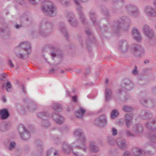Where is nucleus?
<instances>
[{"label":"nucleus","mask_w":156,"mask_h":156,"mask_svg":"<svg viewBox=\"0 0 156 156\" xmlns=\"http://www.w3.org/2000/svg\"><path fill=\"white\" fill-rule=\"evenodd\" d=\"M89 148L91 151L94 152H98L99 150L98 147L97 145L96 142L94 141L90 142Z\"/></svg>","instance_id":"b1692460"},{"label":"nucleus","mask_w":156,"mask_h":156,"mask_svg":"<svg viewBox=\"0 0 156 156\" xmlns=\"http://www.w3.org/2000/svg\"><path fill=\"white\" fill-rule=\"evenodd\" d=\"M132 73L134 75H136L138 74V71L137 70V67L136 66H134V69L132 71Z\"/></svg>","instance_id":"3c124183"},{"label":"nucleus","mask_w":156,"mask_h":156,"mask_svg":"<svg viewBox=\"0 0 156 156\" xmlns=\"http://www.w3.org/2000/svg\"><path fill=\"white\" fill-rule=\"evenodd\" d=\"M89 16L91 20L94 25H97L99 23L96 20L95 13L93 11H90L89 12Z\"/></svg>","instance_id":"c85d7f7f"},{"label":"nucleus","mask_w":156,"mask_h":156,"mask_svg":"<svg viewBox=\"0 0 156 156\" xmlns=\"http://www.w3.org/2000/svg\"><path fill=\"white\" fill-rule=\"evenodd\" d=\"M7 27V24L0 18V32H3Z\"/></svg>","instance_id":"473e14b6"},{"label":"nucleus","mask_w":156,"mask_h":156,"mask_svg":"<svg viewBox=\"0 0 156 156\" xmlns=\"http://www.w3.org/2000/svg\"><path fill=\"white\" fill-rule=\"evenodd\" d=\"M37 116L41 118L44 119V117H48L49 116V114L47 112H39L37 114Z\"/></svg>","instance_id":"ea45409f"},{"label":"nucleus","mask_w":156,"mask_h":156,"mask_svg":"<svg viewBox=\"0 0 156 156\" xmlns=\"http://www.w3.org/2000/svg\"><path fill=\"white\" fill-rule=\"evenodd\" d=\"M58 69H55L54 68H53L49 70V72L50 73H54L55 71Z\"/></svg>","instance_id":"680f3d73"},{"label":"nucleus","mask_w":156,"mask_h":156,"mask_svg":"<svg viewBox=\"0 0 156 156\" xmlns=\"http://www.w3.org/2000/svg\"><path fill=\"white\" fill-rule=\"evenodd\" d=\"M148 137L150 141L156 144V133H152L148 134Z\"/></svg>","instance_id":"f704fd0d"},{"label":"nucleus","mask_w":156,"mask_h":156,"mask_svg":"<svg viewBox=\"0 0 156 156\" xmlns=\"http://www.w3.org/2000/svg\"><path fill=\"white\" fill-rule=\"evenodd\" d=\"M123 156H132V155L130 151H126L123 153Z\"/></svg>","instance_id":"5fc2aeb1"},{"label":"nucleus","mask_w":156,"mask_h":156,"mask_svg":"<svg viewBox=\"0 0 156 156\" xmlns=\"http://www.w3.org/2000/svg\"><path fill=\"white\" fill-rule=\"evenodd\" d=\"M105 92V100L106 101H108L111 98L112 91L111 89L106 88Z\"/></svg>","instance_id":"7c9ffc66"},{"label":"nucleus","mask_w":156,"mask_h":156,"mask_svg":"<svg viewBox=\"0 0 156 156\" xmlns=\"http://www.w3.org/2000/svg\"><path fill=\"white\" fill-rule=\"evenodd\" d=\"M72 99L74 102H77L78 101L77 99V96L76 95L73 96L72 97Z\"/></svg>","instance_id":"052dcab7"},{"label":"nucleus","mask_w":156,"mask_h":156,"mask_svg":"<svg viewBox=\"0 0 156 156\" xmlns=\"http://www.w3.org/2000/svg\"><path fill=\"white\" fill-rule=\"evenodd\" d=\"M52 48L54 50L50 54L51 58L53 59L55 58H61L62 56V54L60 52V51L58 49L54 47H52Z\"/></svg>","instance_id":"aec40b11"},{"label":"nucleus","mask_w":156,"mask_h":156,"mask_svg":"<svg viewBox=\"0 0 156 156\" xmlns=\"http://www.w3.org/2000/svg\"><path fill=\"white\" fill-rule=\"evenodd\" d=\"M74 0L77 5L76 9L79 20L81 23L85 25L87 23L85 16L83 11V6L80 4L79 0Z\"/></svg>","instance_id":"6e6552de"},{"label":"nucleus","mask_w":156,"mask_h":156,"mask_svg":"<svg viewBox=\"0 0 156 156\" xmlns=\"http://www.w3.org/2000/svg\"><path fill=\"white\" fill-rule=\"evenodd\" d=\"M37 149L39 151L40 154H39V155H37V156H42L41 155V153L42 151V146L41 145H39V147H37Z\"/></svg>","instance_id":"13d9d810"},{"label":"nucleus","mask_w":156,"mask_h":156,"mask_svg":"<svg viewBox=\"0 0 156 156\" xmlns=\"http://www.w3.org/2000/svg\"><path fill=\"white\" fill-rule=\"evenodd\" d=\"M20 5H22L24 3L23 0H15Z\"/></svg>","instance_id":"0e129e2a"},{"label":"nucleus","mask_w":156,"mask_h":156,"mask_svg":"<svg viewBox=\"0 0 156 156\" xmlns=\"http://www.w3.org/2000/svg\"><path fill=\"white\" fill-rule=\"evenodd\" d=\"M52 23L51 21H42L39 25L38 33L41 36H47L52 31Z\"/></svg>","instance_id":"f03ea898"},{"label":"nucleus","mask_w":156,"mask_h":156,"mask_svg":"<svg viewBox=\"0 0 156 156\" xmlns=\"http://www.w3.org/2000/svg\"><path fill=\"white\" fill-rule=\"evenodd\" d=\"M42 123L43 126L46 128L48 127L50 125V123L48 121L45 119L43 120Z\"/></svg>","instance_id":"49530a36"},{"label":"nucleus","mask_w":156,"mask_h":156,"mask_svg":"<svg viewBox=\"0 0 156 156\" xmlns=\"http://www.w3.org/2000/svg\"><path fill=\"white\" fill-rule=\"evenodd\" d=\"M47 156H59L57 151H54L52 149L48 150L47 152Z\"/></svg>","instance_id":"e433bc0d"},{"label":"nucleus","mask_w":156,"mask_h":156,"mask_svg":"<svg viewBox=\"0 0 156 156\" xmlns=\"http://www.w3.org/2000/svg\"><path fill=\"white\" fill-rule=\"evenodd\" d=\"M74 134L75 136L78 137L79 139V143L82 144L81 146L79 145V148L84 151H86L87 150V147L85 145V143L86 139L83 135V130L80 128L76 129L74 131Z\"/></svg>","instance_id":"423d86ee"},{"label":"nucleus","mask_w":156,"mask_h":156,"mask_svg":"<svg viewBox=\"0 0 156 156\" xmlns=\"http://www.w3.org/2000/svg\"><path fill=\"white\" fill-rule=\"evenodd\" d=\"M62 3L64 5H66L69 4V0H60Z\"/></svg>","instance_id":"603ef678"},{"label":"nucleus","mask_w":156,"mask_h":156,"mask_svg":"<svg viewBox=\"0 0 156 156\" xmlns=\"http://www.w3.org/2000/svg\"><path fill=\"white\" fill-rule=\"evenodd\" d=\"M152 92L154 94H156V87H154L153 88Z\"/></svg>","instance_id":"774afa93"},{"label":"nucleus","mask_w":156,"mask_h":156,"mask_svg":"<svg viewBox=\"0 0 156 156\" xmlns=\"http://www.w3.org/2000/svg\"><path fill=\"white\" fill-rule=\"evenodd\" d=\"M9 115L8 110L5 108L0 110V115L2 119H6Z\"/></svg>","instance_id":"cd10ccee"},{"label":"nucleus","mask_w":156,"mask_h":156,"mask_svg":"<svg viewBox=\"0 0 156 156\" xmlns=\"http://www.w3.org/2000/svg\"><path fill=\"white\" fill-rule=\"evenodd\" d=\"M132 36L133 38L138 41L141 40V37L138 30L136 29H134L132 31Z\"/></svg>","instance_id":"393cba45"},{"label":"nucleus","mask_w":156,"mask_h":156,"mask_svg":"<svg viewBox=\"0 0 156 156\" xmlns=\"http://www.w3.org/2000/svg\"><path fill=\"white\" fill-rule=\"evenodd\" d=\"M144 119H149L152 117V114L149 112H146L144 113Z\"/></svg>","instance_id":"a18cd8bd"},{"label":"nucleus","mask_w":156,"mask_h":156,"mask_svg":"<svg viewBox=\"0 0 156 156\" xmlns=\"http://www.w3.org/2000/svg\"><path fill=\"white\" fill-rule=\"evenodd\" d=\"M106 117L105 114H102L95 120V124L100 127H102L105 126L106 123Z\"/></svg>","instance_id":"4468645a"},{"label":"nucleus","mask_w":156,"mask_h":156,"mask_svg":"<svg viewBox=\"0 0 156 156\" xmlns=\"http://www.w3.org/2000/svg\"><path fill=\"white\" fill-rule=\"evenodd\" d=\"M113 2L115 3H118L119 2L123 3V1L122 0H113Z\"/></svg>","instance_id":"e2e57ef3"},{"label":"nucleus","mask_w":156,"mask_h":156,"mask_svg":"<svg viewBox=\"0 0 156 156\" xmlns=\"http://www.w3.org/2000/svg\"><path fill=\"white\" fill-rule=\"evenodd\" d=\"M9 65L11 67H14V65H13L12 62L11 60H9Z\"/></svg>","instance_id":"338daca9"},{"label":"nucleus","mask_w":156,"mask_h":156,"mask_svg":"<svg viewBox=\"0 0 156 156\" xmlns=\"http://www.w3.org/2000/svg\"><path fill=\"white\" fill-rule=\"evenodd\" d=\"M86 112V110L85 109L80 108L79 111L75 112V114L77 118H82Z\"/></svg>","instance_id":"c756f323"},{"label":"nucleus","mask_w":156,"mask_h":156,"mask_svg":"<svg viewBox=\"0 0 156 156\" xmlns=\"http://www.w3.org/2000/svg\"><path fill=\"white\" fill-rule=\"evenodd\" d=\"M133 108L130 106L124 105L123 106V110L126 112H130L133 111Z\"/></svg>","instance_id":"37998d69"},{"label":"nucleus","mask_w":156,"mask_h":156,"mask_svg":"<svg viewBox=\"0 0 156 156\" xmlns=\"http://www.w3.org/2000/svg\"><path fill=\"white\" fill-rule=\"evenodd\" d=\"M146 127L152 130H156V119H154L152 121H149L145 123Z\"/></svg>","instance_id":"6ab92c4d"},{"label":"nucleus","mask_w":156,"mask_h":156,"mask_svg":"<svg viewBox=\"0 0 156 156\" xmlns=\"http://www.w3.org/2000/svg\"><path fill=\"white\" fill-rule=\"evenodd\" d=\"M9 123H6L5 125L3 126L4 127V129H3V128H2L1 129V130L2 131H6L8 128V126H9Z\"/></svg>","instance_id":"864d4df0"},{"label":"nucleus","mask_w":156,"mask_h":156,"mask_svg":"<svg viewBox=\"0 0 156 156\" xmlns=\"http://www.w3.org/2000/svg\"><path fill=\"white\" fill-rule=\"evenodd\" d=\"M112 135L113 136H115L117 134V130L114 128H113L112 129Z\"/></svg>","instance_id":"6e6d98bb"},{"label":"nucleus","mask_w":156,"mask_h":156,"mask_svg":"<svg viewBox=\"0 0 156 156\" xmlns=\"http://www.w3.org/2000/svg\"><path fill=\"white\" fill-rule=\"evenodd\" d=\"M101 12L104 14L106 16L108 17L109 16V13L107 9H102Z\"/></svg>","instance_id":"09e8293b"},{"label":"nucleus","mask_w":156,"mask_h":156,"mask_svg":"<svg viewBox=\"0 0 156 156\" xmlns=\"http://www.w3.org/2000/svg\"><path fill=\"white\" fill-rule=\"evenodd\" d=\"M109 29V28L107 26H106V27L103 28L102 29V30L103 31V34L106 38H108L110 37L111 35V32L108 31Z\"/></svg>","instance_id":"72a5a7b5"},{"label":"nucleus","mask_w":156,"mask_h":156,"mask_svg":"<svg viewBox=\"0 0 156 156\" xmlns=\"http://www.w3.org/2000/svg\"><path fill=\"white\" fill-rule=\"evenodd\" d=\"M125 135L127 137L134 138L136 136V135L132 133L130 130H127L125 131Z\"/></svg>","instance_id":"a19ab883"},{"label":"nucleus","mask_w":156,"mask_h":156,"mask_svg":"<svg viewBox=\"0 0 156 156\" xmlns=\"http://www.w3.org/2000/svg\"><path fill=\"white\" fill-rule=\"evenodd\" d=\"M133 115L132 113L126 114L125 115V120L126 122V126L129 128L132 122Z\"/></svg>","instance_id":"5701e85b"},{"label":"nucleus","mask_w":156,"mask_h":156,"mask_svg":"<svg viewBox=\"0 0 156 156\" xmlns=\"http://www.w3.org/2000/svg\"><path fill=\"white\" fill-rule=\"evenodd\" d=\"M20 19L21 20L23 21L25 20L26 21H27L29 20V19L26 16H21L20 17Z\"/></svg>","instance_id":"4d7b16f0"},{"label":"nucleus","mask_w":156,"mask_h":156,"mask_svg":"<svg viewBox=\"0 0 156 156\" xmlns=\"http://www.w3.org/2000/svg\"><path fill=\"white\" fill-rule=\"evenodd\" d=\"M12 87V85L10 82L9 81H7L6 84L4 83L2 85V88L4 89L6 87V90L8 91H9Z\"/></svg>","instance_id":"c9c22d12"},{"label":"nucleus","mask_w":156,"mask_h":156,"mask_svg":"<svg viewBox=\"0 0 156 156\" xmlns=\"http://www.w3.org/2000/svg\"><path fill=\"white\" fill-rule=\"evenodd\" d=\"M75 38L79 41V42L81 44L83 42L81 34H78L77 35Z\"/></svg>","instance_id":"de8ad7c7"},{"label":"nucleus","mask_w":156,"mask_h":156,"mask_svg":"<svg viewBox=\"0 0 156 156\" xmlns=\"http://www.w3.org/2000/svg\"><path fill=\"white\" fill-rule=\"evenodd\" d=\"M52 116L53 119L58 124H61L64 122V119L63 117L58 113L52 114Z\"/></svg>","instance_id":"412c9836"},{"label":"nucleus","mask_w":156,"mask_h":156,"mask_svg":"<svg viewBox=\"0 0 156 156\" xmlns=\"http://www.w3.org/2000/svg\"><path fill=\"white\" fill-rule=\"evenodd\" d=\"M132 152L134 155L136 156H145L146 154H150L151 153V152L149 151L145 152L143 149L137 148H135L133 149Z\"/></svg>","instance_id":"dca6fc26"},{"label":"nucleus","mask_w":156,"mask_h":156,"mask_svg":"<svg viewBox=\"0 0 156 156\" xmlns=\"http://www.w3.org/2000/svg\"><path fill=\"white\" fill-rule=\"evenodd\" d=\"M142 104L144 106L153 107L154 106V103L153 101L143 99L141 100Z\"/></svg>","instance_id":"a878e982"},{"label":"nucleus","mask_w":156,"mask_h":156,"mask_svg":"<svg viewBox=\"0 0 156 156\" xmlns=\"http://www.w3.org/2000/svg\"><path fill=\"white\" fill-rule=\"evenodd\" d=\"M52 107L53 109L58 111H60L62 109V106L58 103L53 104L52 105Z\"/></svg>","instance_id":"4c0bfd02"},{"label":"nucleus","mask_w":156,"mask_h":156,"mask_svg":"<svg viewBox=\"0 0 156 156\" xmlns=\"http://www.w3.org/2000/svg\"><path fill=\"white\" fill-rule=\"evenodd\" d=\"M130 23V20L126 17H122L117 21H115L114 24V29L115 33L117 36L121 32V30L125 31L128 30Z\"/></svg>","instance_id":"f257e3e1"},{"label":"nucleus","mask_w":156,"mask_h":156,"mask_svg":"<svg viewBox=\"0 0 156 156\" xmlns=\"http://www.w3.org/2000/svg\"><path fill=\"white\" fill-rule=\"evenodd\" d=\"M142 29L144 34L147 38L150 39H152L154 38V30L149 26L144 25L143 26Z\"/></svg>","instance_id":"9b49d317"},{"label":"nucleus","mask_w":156,"mask_h":156,"mask_svg":"<svg viewBox=\"0 0 156 156\" xmlns=\"http://www.w3.org/2000/svg\"><path fill=\"white\" fill-rule=\"evenodd\" d=\"M133 86V83L131 80L127 78L124 79L123 80L117 93L120 94L122 91L132 90Z\"/></svg>","instance_id":"0eeeda50"},{"label":"nucleus","mask_w":156,"mask_h":156,"mask_svg":"<svg viewBox=\"0 0 156 156\" xmlns=\"http://www.w3.org/2000/svg\"><path fill=\"white\" fill-rule=\"evenodd\" d=\"M117 144L119 147L122 150H126L128 147L126 140L124 139H118L117 141Z\"/></svg>","instance_id":"4be33fe9"},{"label":"nucleus","mask_w":156,"mask_h":156,"mask_svg":"<svg viewBox=\"0 0 156 156\" xmlns=\"http://www.w3.org/2000/svg\"><path fill=\"white\" fill-rule=\"evenodd\" d=\"M85 32L89 38V39L87 41V48H88L89 50L90 51V48L89 44H91L94 41V37L93 34L90 30L89 29L86 30Z\"/></svg>","instance_id":"f3484780"},{"label":"nucleus","mask_w":156,"mask_h":156,"mask_svg":"<svg viewBox=\"0 0 156 156\" xmlns=\"http://www.w3.org/2000/svg\"><path fill=\"white\" fill-rule=\"evenodd\" d=\"M29 1L33 5H35L37 3L35 0H29Z\"/></svg>","instance_id":"69168bd1"},{"label":"nucleus","mask_w":156,"mask_h":156,"mask_svg":"<svg viewBox=\"0 0 156 156\" xmlns=\"http://www.w3.org/2000/svg\"><path fill=\"white\" fill-rule=\"evenodd\" d=\"M37 108V105L36 104L33 103H30L29 105L28 108L31 111H33Z\"/></svg>","instance_id":"c03bdc74"},{"label":"nucleus","mask_w":156,"mask_h":156,"mask_svg":"<svg viewBox=\"0 0 156 156\" xmlns=\"http://www.w3.org/2000/svg\"><path fill=\"white\" fill-rule=\"evenodd\" d=\"M21 47L20 52H16V55L19 58L22 59L28 58L29 54V51L30 48V44L27 41H24L17 46L18 48Z\"/></svg>","instance_id":"20e7f679"},{"label":"nucleus","mask_w":156,"mask_h":156,"mask_svg":"<svg viewBox=\"0 0 156 156\" xmlns=\"http://www.w3.org/2000/svg\"><path fill=\"white\" fill-rule=\"evenodd\" d=\"M79 145H77L73 148L70 145L68 144L66 142L63 143L62 146V150L66 154H69L71 152H73L74 154L76 156H83V154L81 152Z\"/></svg>","instance_id":"39448f33"},{"label":"nucleus","mask_w":156,"mask_h":156,"mask_svg":"<svg viewBox=\"0 0 156 156\" xmlns=\"http://www.w3.org/2000/svg\"><path fill=\"white\" fill-rule=\"evenodd\" d=\"M6 76V75L5 73L0 74V79L2 80H4V79H5Z\"/></svg>","instance_id":"bf43d9fd"},{"label":"nucleus","mask_w":156,"mask_h":156,"mask_svg":"<svg viewBox=\"0 0 156 156\" xmlns=\"http://www.w3.org/2000/svg\"><path fill=\"white\" fill-rule=\"evenodd\" d=\"M145 12L147 15L149 17H155L156 16V10L150 6H148L145 8Z\"/></svg>","instance_id":"a211bd4d"},{"label":"nucleus","mask_w":156,"mask_h":156,"mask_svg":"<svg viewBox=\"0 0 156 156\" xmlns=\"http://www.w3.org/2000/svg\"><path fill=\"white\" fill-rule=\"evenodd\" d=\"M16 144L14 142H10L9 144V149L10 150H12L15 147Z\"/></svg>","instance_id":"8fccbe9b"},{"label":"nucleus","mask_w":156,"mask_h":156,"mask_svg":"<svg viewBox=\"0 0 156 156\" xmlns=\"http://www.w3.org/2000/svg\"><path fill=\"white\" fill-rule=\"evenodd\" d=\"M125 8L127 12L132 16L137 17L140 15L139 9L136 5L129 4L126 5Z\"/></svg>","instance_id":"9d476101"},{"label":"nucleus","mask_w":156,"mask_h":156,"mask_svg":"<svg viewBox=\"0 0 156 156\" xmlns=\"http://www.w3.org/2000/svg\"><path fill=\"white\" fill-rule=\"evenodd\" d=\"M59 29L60 31L62 32L64 36L66 38H68V34L66 28V25L63 23H61L59 25Z\"/></svg>","instance_id":"bb28decb"},{"label":"nucleus","mask_w":156,"mask_h":156,"mask_svg":"<svg viewBox=\"0 0 156 156\" xmlns=\"http://www.w3.org/2000/svg\"><path fill=\"white\" fill-rule=\"evenodd\" d=\"M107 143L110 146H113L115 144V141L114 138L111 136L107 137Z\"/></svg>","instance_id":"58836bf2"},{"label":"nucleus","mask_w":156,"mask_h":156,"mask_svg":"<svg viewBox=\"0 0 156 156\" xmlns=\"http://www.w3.org/2000/svg\"><path fill=\"white\" fill-rule=\"evenodd\" d=\"M134 131L136 133H141L144 131L143 127L141 124H137L135 126Z\"/></svg>","instance_id":"2f4dec72"},{"label":"nucleus","mask_w":156,"mask_h":156,"mask_svg":"<svg viewBox=\"0 0 156 156\" xmlns=\"http://www.w3.org/2000/svg\"><path fill=\"white\" fill-rule=\"evenodd\" d=\"M129 45L128 43L125 40L120 41L118 47V49L120 53H125L128 50Z\"/></svg>","instance_id":"ddd939ff"},{"label":"nucleus","mask_w":156,"mask_h":156,"mask_svg":"<svg viewBox=\"0 0 156 156\" xmlns=\"http://www.w3.org/2000/svg\"><path fill=\"white\" fill-rule=\"evenodd\" d=\"M18 130L23 139L27 140L30 138V135L29 132L26 129V127L23 125L20 126H19Z\"/></svg>","instance_id":"f8f14e48"},{"label":"nucleus","mask_w":156,"mask_h":156,"mask_svg":"<svg viewBox=\"0 0 156 156\" xmlns=\"http://www.w3.org/2000/svg\"><path fill=\"white\" fill-rule=\"evenodd\" d=\"M43 12L47 15L53 16L56 14V8L54 4L49 1H43L41 7Z\"/></svg>","instance_id":"7ed1b4c3"},{"label":"nucleus","mask_w":156,"mask_h":156,"mask_svg":"<svg viewBox=\"0 0 156 156\" xmlns=\"http://www.w3.org/2000/svg\"><path fill=\"white\" fill-rule=\"evenodd\" d=\"M119 115V112L116 109L113 110L111 114V116L112 119H115Z\"/></svg>","instance_id":"79ce46f5"},{"label":"nucleus","mask_w":156,"mask_h":156,"mask_svg":"<svg viewBox=\"0 0 156 156\" xmlns=\"http://www.w3.org/2000/svg\"><path fill=\"white\" fill-rule=\"evenodd\" d=\"M67 19L68 22L72 26L74 27H77L78 25V21L74 17L71 13H69L67 15Z\"/></svg>","instance_id":"2eb2a0df"},{"label":"nucleus","mask_w":156,"mask_h":156,"mask_svg":"<svg viewBox=\"0 0 156 156\" xmlns=\"http://www.w3.org/2000/svg\"><path fill=\"white\" fill-rule=\"evenodd\" d=\"M131 50L133 54L138 57H141L145 52L144 48L139 44L132 45Z\"/></svg>","instance_id":"1a4fd4ad"}]
</instances>
